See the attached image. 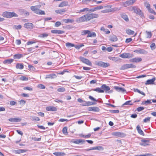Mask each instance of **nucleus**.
Here are the masks:
<instances>
[{
  "mask_svg": "<svg viewBox=\"0 0 156 156\" xmlns=\"http://www.w3.org/2000/svg\"><path fill=\"white\" fill-rule=\"evenodd\" d=\"M109 111L112 113H118L119 112V110H110Z\"/></svg>",
  "mask_w": 156,
  "mask_h": 156,
  "instance_id": "obj_56",
  "label": "nucleus"
},
{
  "mask_svg": "<svg viewBox=\"0 0 156 156\" xmlns=\"http://www.w3.org/2000/svg\"><path fill=\"white\" fill-rule=\"evenodd\" d=\"M108 58L110 60L115 62L118 61L119 60V58L115 57L109 56L108 57Z\"/></svg>",
  "mask_w": 156,
  "mask_h": 156,
  "instance_id": "obj_34",
  "label": "nucleus"
},
{
  "mask_svg": "<svg viewBox=\"0 0 156 156\" xmlns=\"http://www.w3.org/2000/svg\"><path fill=\"white\" fill-rule=\"evenodd\" d=\"M80 60L83 63L89 66H91L92 63L88 59L82 57H80Z\"/></svg>",
  "mask_w": 156,
  "mask_h": 156,
  "instance_id": "obj_7",
  "label": "nucleus"
},
{
  "mask_svg": "<svg viewBox=\"0 0 156 156\" xmlns=\"http://www.w3.org/2000/svg\"><path fill=\"white\" fill-rule=\"evenodd\" d=\"M24 27L28 30H31L35 28L33 24L30 23H25L24 24Z\"/></svg>",
  "mask_w": 156,
  "mask_h": 156,
  "instance_id": "obj_8",
  "label": "nucleus"
},
{
  "mask_svg": "<svg viewBox=\"0 0 156 156\" xmlns=\"http://www.w3.org/2000/svg\"><path fill=\"white\" fill-rule=\"evenodd\" d=\"M134 90L135 92H137L138 93L144 95V96H145V94L144 92L142 91H140L138 89H134Z\"/></svg>",
  "mask_w": 156,
  "mask_h": 156,
  "instance_id": "obj_46",
  "label": "nucleus"
},
{
  "mask_svg": "<svg viewBox=\"0 0 156 156\" xmlns=\"http://www.w3.org/2000/svg\"><path fill=\"white\" fill-rule=\"evenodd\" d=\"M13 17H18V15L14 12H9V17L11 18Z\"/></svg>",
  "mask_w": 156,
  "mask_h": 156,
  "instance_id": "obj_38",
  "label": "nucleus"
},
{
  "mask_svg": "<svg viewBox=\"0 0 156 156\" xmlns=\"http://www.w3.org/2000/svg\"><path fill=\"white\" fill-rule=\"evenodd\" d=\"M136 0H129L125 2H122L121 5L124 7H126L128 6L133 5Z\"/></svg>",
  "mask_w": 156,
  "mask_h": 156,
  "instance_id": "obj_4",
  "label": "nucleus"
},
{
  "mask_svg": "<svg viewBox=\"0 0 156 156\" xmlns=\"http://www.w3.org/2000/svg\"><path fill=\"white\" fill-rule=\"evenodd\" d=\"M96 37V33L94 32H92L91 33L90 32V33L89 34H88V35H87V37Z\"/></svg>",
  "mask_w": 156,
  "mask_h": 156,
  "instance_id": "obj_32",
  "label": "nucleus"
},
{
  "mask_svg": "<svg viewBox=\"0 0 156 156\" xmlns=\"http://www.w3.org/2000/svg\"><path fill=\"white\" fill-rule=\"evenodd\" d=\"M23 64L20 63H17L16 65V68L22 69L23 68Z\"/></svg>",
  "mask_w": 156,
  "mask_h": 156,
  "instance_id": "obj_35",
  "label": "nucleus"
},
{
  "mask_svg": "<svg viewBox=\"0 0 156 156\" xmlns=\"http://www.w3.org/2000/svg\"><path fill=\"white\" fill-rule=\"evenodd\" d=\"M89 98L92 101H94L96 102L98 101L97 100H96L93 97L90 95L89 96Z\"/></svg>",
  "mask_w": 156,
  "mask_h": 156,
  "instance_id": "obj_62",
  "label": "nucleus"
},
{
  "mask_svg": "<svg viewBox=\"0 0 156 156\" xmlns=\"http://www.w3.org/2000/svg\"><path fill=\"white\" fill-rule=\"evenodd\" d=\"M51 32L53 34H61L64 33V31L60 30H51Z\"/></svg>",
  "mask_w": 156,
  "mask_h": 156,
  "instance_id": "obj_17",
  "label": "nucleus"
},
{
  "mask_svg": "<svg viewBox=\"0 0 156 156\" xmlns=\"http://www.w3.org/2000/svg\"><path fill=\"white\" fill-rule=\"evenodd\" d=\"M109 40L111 41L115 42L118 40V38L116 35H113L109 37Z\"/></svg>",
  "mask_w": 156,
  "mask_h": 156,
  "instance_id": "obj_19",
  "label": "nucleus"
},
{
  "mask_svg": "<svg viewBox=\"0 0 156 156\" xmlns=\"http://www.w3.org/2000/svg\"><path fill=\"white\" fill-rule=\"evenodd\" d=\"M22 27L20 25H14V26L13 28L17 30L20 29Z\"/></svg>",
  "mask_w": 156,
  "mask_h": 156,
  "instance_id": "obj_58",
  "label": "nucleus"
},
{
  "mask_svg": "<svg viewBox=\"0 0 156 156\" xmlns=\"http://www.w3.org/2000/svg\"><path fill=\"white\" fill-rule=\"evenodd\" d=\"M134 52L139 54L146 55L147 53V51L143 49H140L139 50H136L134 51Z\"/></svg>",
  "mask_w": 156,
  "mask_h": 156,
  "instance_id": "obj_11",
  "label": "nucleus"
},
{
  "mask_svg": "<svg viewBox=\"0 0 156 156\" xmlns=\"http://www.w3.org/2000/svg\"><path fill=\"white\" fill-rule=\"evenodd\" d=\"M87 106L92 105H94L96 104V103L91 102V101H87Z\"/></svg>",
  "mask_w": 156,
  "mask_h": 156,
  "instance_id": "obj_53",
  "label": "nucleus"
},
{
  "mask_svg": "<svg viewBox=\"0 0 156 156\" xmlns=\"http://www.w3.org/2000/svg\"><path fill=\"white\" fill-rule=\"evenodd\" d=\"M90 33V31L89 30H84L82 32V35H85L87 34H89Z\"/></svg>",
  "mask_w": 156,
  "mask_h": 156,
  "instance_id": "obj_50",
  "label": "nucleus"
},
{
  "mask_svg": "<svg viewBox=\"0 0 156 156\" xmlns=\"http://www.w3.org/2000/svg\"><path fill=\"white\" fill-rule=\"evenodd\" d=\"M144 5L147 9L150 7V4L147 1H146L144 2Z\"/></svg>",
  "mask_w": 156,
  "mask_h": 156,
  "instance_id": "obj_48",
  "label": "nucleus"
},
{
  "mask_svg": "<svg viewBox=\"0 0 156 156\" xmlns=\"http://www.w3.org/2000/svg\"><path fill=\"white\" fill-rule=\"evenodd\" d=\"M136 66L132 64H126L122 66L120 68L121 70H124L130 68H135Z\"/></svg>",
  "mask_w": 156,
  "mask_h": 156,
  "instance_id": "obj_3",
  "label": "nucleus"
},
{
  "mask_svg": "<svg viewBox=\"0 0 156 156\" xmlns=\"http://www.w3.org/2000/svg\"><path fill=\"white\" fill-rule=\"evenodd\" d=\"M30 9L32 11H34L35 13L37 14L39 12L40 9L35 8V7H34V6H31L30 7Z\"/></svg>",
  "mask_w": 156,
  "mask_h": 156,
  "instance_id": "obj_26",
  "label": "nucleus"
},
{
  "mask_svg": "<svg viewBox=\"0 0 156 156\" xmlns=\"http://www.w3.org/2000/svg\"><path fill=\"white\" fill-rule=\"evenodd\" d=\"M99 17V15L96 13H87L81 17L77 18L76 19V22L78 23H81L83 22L88 21L92 19L97 18Z\"/></svg>",
  "mask_w": 156,
  "mask_h": 156,
  "instance_id": "obj_1",
  "label": "nucleus"
},
{
  "mask_svg": "<svg viewBox=\"0 0 156 156\" xmlns=\"http://www.w3.org/2000/svg\"><path fill=\"white\" fill-rule=\"evenodd\" d=\"M2 16L4 17L9 18V12H5L2 13Z\"/></svg>",
  "mask_w": 156,
  "mask_h": 156,
  "instance_id": "obj_31",
  "label": "nucleus"
},
{
  "mask_svg": "<svg viewBox=\"0 0 156 156\" xmlns=\"http://www.w3.org/2000/svg\"><path fill=\"white\" fill-rule=\"evenodd\" d=\"M21 120V119L19 118H11L8 119V120L11 122H19Z\"/></svg>",
  "mask_w": 156,
  "mask_h": 156,
  "instance_id": "obj_12",
  "label": "nucleus"
},
{
  "mask_svg": "<svg viewBox=\"0 0 156 156\" xmlns=\"http://www.w3.org/2000/svg\"><path fill=\"white\" fill-rule=\"evenodd\" d=\"M13 61L12 59H9L5 60L3 62V63L5 64H9L11 63Z\"/></svg>",
  "mask_w": 156,
  "mask_h": 156,
  "instance_id": "obj_33",
  "label": "nucleus"
},
{
  "mask_svg": "<svg viewBox=\"0 0 156 156\" xmlns=\"http://www.w3.org/2000/svg\"><path fill=\"white\" fill-rule=\"evenodd\" d=\"M96 64L100 66L106 68L110 66V64L108 63H105L101 61H100L97 62Z\"/></svg>",
  "mask_w": 156,
  "mask_h": 156,
  "instance_id": "obj_6",
  "label": "nucleus"
},
{
  "mask_svg": "<svg viewBox=\"0 0 156 156\" xmlns=\"http://www.w3.org/2000/svg\"><path fill=\"white\" fill-rule=\"evenodd\" d=\"M129 10L131 11H133L134 13L139 15L141 17L144 16V14L143 12L137 6L130 7L129 8Z\"/></svg>",
  "mask_w": 156,
  "mask_h": 156,
  "instance_id": "obj_2",
  "label": "nucleus"
},
{
  "mask_svg": "<svg viewBox=\"0 0 156 156\" xmlns=\"http://www.w3.org/2000/svg\"><path fill=\"white\" fill-rule=\"evenodd\" d=\"M121 17L126 21H128L129 20L128 17L125 14H122L121 15Z\"/></svg>",
  "mask_w": 156,
  "mask_h": 156,
  "instance_id": "obj_36",
  "label": "nucleus"
},
{
  "mask_svg": "<svg viewBox=\"0 0 156 156\" xmlns=\"http://www.w3.org/2000/svg\"><path fill=\"white\" fill-rule=\"evenodd\" d=\"M63 21L66 23H72L74 22V20L72 19H67L63 20Z\"/></svg>",
  "mask_w": 156,
  "mask_h": 156,
  "instance_id": "obj_25",
  "label": "nucleus"
},
{
  "mask_svg": "<svg viewBox=\"0 0 156 156\" xmlns=\"http://www.w3.org/2000/svg\"><path fill=\"white\" fill-rule=\"evenodd\" d=\"M114 88L118 92H121L122 93L126 92V90L125 89L121 87H119L118 86H115Z\"/></svg>",
  "mask_w": 156,
  "mask_h": 156,
  "instance_id": "obj_15",
  "label": "nucleus"
},
{
  "mask_svg": "<svg viewBox=\"0 0 156 156\" xmlns=\"http://www.w3.org/2000/svg\"><path fill=\"white\" fill-rule=\"evenodd\" d=\"M46 109L48 111H55L57 110V108L54 106H48L46 107Z\"/></svg>",
  "mask_w": 156,
  "mask_h": 156,
  "instance_id": "obj_18",
  "label": "nucleus"
},
{
  "mask_svg": "<svg viewBox=\"0 0 156 156\" xmlns=\"http://www.w3.org/2000/svg\"><path fill=\"white\" fill-rule=\"evenodd\" d=\"M30 119L33 121L36 122L39 121L40 120L39 117L34 116H31Z\"/></svg>",
  "mask_w": 156,
  "mask_h": 156,
  "instance_id": "obj_30",
  "label": "nucleus"
},
{
  "mask_svg": "<svg viewBox=\"0 0 156 156\" xmlns=\"http://www.w3.org/2000/svg\"><path fill=\"white\" fill-rule=\"evenodd\" d=\"M88 110L90 111H93L94 112H98L99 111V109L98 107H89L88 108Z\"/></svg>",
  "mask_w": 156,
  "mask_h": 156,
  "instance_id": "obj_13",
  "label": "nucleus"
},
{
  "mask_svg": "<svg viewBox=\"0 0 156 156\" xmlns=\"http://www.w3.org/2000/svg\"><path fill=\"white\" fill-rule=\"evenodd\" d=\"M38 87L41 89H44L45 88V86L43 84H39L38 85Z\"/></svg>",
  "mask_w": 156,
  "mask_h": 156,
  "instance_id": "obj_60",
  "label": "nucleus"
},
{
  "mask_svg": "<svg viewBox=\"0 0 156 156\" xmlns=\"http://www.w3.org/2000/svg\"><path fill=\"white\" fill-rule=\"evenodd\" d=\"M103 7L102 6H97L94 8L95 11L98 10L99 9H103Z\"/></svg>",
  "mask_w": 156,
  "mask_h": 156,
  "instance_id": "obj_55",
  "label": "nucleus"
},
{
  "mask_svg": "<svg viewBox=\"0 0 156 156\" xmlns=\"http://www.w3.org/2000/svg\"><path fill=\"white\" fill-rule=\"evenodd\" d=\"M150 47L152 50H154L156 48V45L155 44L153 43L151 44Z\"/></svg>",
  "mask_w": 156,
  "mask_h": 156,
  "instance_id": "obj_49",
  "label": "nucleus"
},
{
  "mask_svg": "<svg viewBox=\"0 0 156 156\" xmlns=\"http://www.w3.org/2000/svg\"><path fill=\"white\" fill-rule=\"evenodd\" d=\"M27 151L26 150L24 149H19L18 150H14V152L16 154H20L26 152Z\"/></svg>",
  "mask_w": 156,
  "mask_h": 156,
  "instance_id": "obj_22",
  "label": "nucleus"
},
{
  "mask_svg": "<svg viewBox=\"0 0 156 156\" xmlns=\"http://www.w3.org/2000/svg\"><path fill=\"white\" fill-rule=\"evenodd\" d=\"M136 130L138 133L143 136H144V134L143 131L141 129L139 125H138L136 127Z\"/></svg>",
  "mask_w": 156,
  "mask_h": 156,
  "instance_id": "obj_21",
  "label": "nucleus"
},
{
  "mask_svg": "<svg viewBox=\"0 0 156 156\" xmlns=\"http://www.w3.org/2000/svg\"><path fill=\"white\" fill-rule=\"evenodd\" d=\"M119 56L123 58H130L133 56V54L130 53H123L120 54Z\"/></svg>",
  "mask_w": 156,
  "mask_h": 156,
  "instance_id": "obj_5",
  "label": "nucleus"
},
{
  "mask_svg": "<svg viewBox=\"0 0 156 156\" xmlns=\"http://www.w3.org/2000/svg\"><path fill=\"white\" fill-rule=\"evenodd\" d=\"M66 90L65 88L63 87H62L60 88H58L57 89V91L59 92H63L65 91Z\"/></svg>",
  "mask_w": 156,
  "mask_h": 156,
  "instance_id": "obj_51",
  "label": "nucleus"
},
{
  "mask_svg": "<svg viewBox=\"0 0 156 156\" xmlns=\"http://www.w3.org/2000/svg\"><path fill=\"white\" fill-rule=\"evenodd\" d=\"M61 24L60 22L59 21L56 22L55 24V26L56 27H58L60 26Z\"/></svg>",
  "mask_w": 156,
  "mask_h": 156,
  "instance_id": "obj_63",
  "label": "nucleus"
},
{
  "mask_svg": "<svg viewBox=\"0 0 156 156\" xmlns=\"http://www.w3.org/2000/svg\"><path fill=\"white\" fill-rule=\"evenodd\" d=\"M150 119L151 117H148L147 118H146L144 119V122H149L150 121Z\"/></svg>",
  "mask_w": 156,
  "mask_h": 156,
  "instance_id": "obj_57",
  "label": "nucleus"
},
{
  "mask_svg": "<svg viewBox=\"0 0 156 156\" xmlns=\"http://www.w3.org/2000/svg\"><path fill=\"white\" fill-rule=\"evenodd\" d=\"M114 135L115 136L120 137H123L125 135L124 133L120 132H115Z\"/></svg>",
  "mask_w": 156,
  "mask_h": 156,
  "instance_id": "obj_27",
  "label": "nucleus"
},
{
  "mask_svg": "<svg viewBox=\"0 0 156 156\" xmlns=\"http://www.w3.org/2000/svg\"><path fill=\"white\" fill-rule=\"evenodd\" d=\"M156 78L155 77H153L151 79L148 80L145 83V84L146 85H148V84H153Z\"/></svg>",
  "mask_w": 156,
  "mask_h": 156,
  "instance_id": "obj_14",
  "label": "nucleus"
},
{
  "mask_svg": "<svg viewBox=\"0 0 156 156\" xmlns=\"http://www.w3.org/2000/svg\"><path fill=\"white\" fill-rule=\"evenodd\" d=\"M121 8H112L110 9H105L104 10H103L101 11V12L103 13H106L108 12H111L113 11H116V10H119Z\"/></svg>",
  "mask_w": 156,
  "mask_h": 156,
  "instance_id": "obj_9",
  "label": "nucleus"
},
{
  "mask_svg": "<svg viewBox=\"0 0 156 156\" xmlns=\"http://www.w3.org/2000/svg\"><path fill=\"white\" fill-rule=\"evenodd\" d=\"M66 10L65 9H58L56 10H55V12L58 14L59 13L60 14H62L63 12H64L66 11Z\"/></svg>",
  "mask_w": 156,
  "mask_h": 156,
  "instance_id": "obj_39",
  "label": "nucleus"
},
{
  "mask_svg": "<svg viewBox=\"0 0 156 156\" xmlns=\"http://www.w3.org/2000/svg\"><path fill=\"white\" fill-rule=\"evenodd\" d=\"M144 108L143 107H140L137 108L136 110L138 112H140L143 110L144 109Z\"/></svg>",
  "mask_w": 156,
  "mask_h": 156,
  "instance_id": "obj_59",
  "label": "nucleus"
},
{
  "mask_svg": "<svg viewBox=\"0 0 156 156\" xmlns=\"http://www.w3.org/2000/svg\"><path fill=\"white\" fill-rule=\"evenodd\" d=\"M53 154L56 156H64L65 154L64 153L55 152L53 153Z\"/></svg>",
  "mask_w": 156,
  "mask_h": 156,
  "instance_id": "obj_37",
  "label": "nucleus"
},
{
  "mask_svg": "<svg viewBox=\"0 0 156 156\" xmlns=\"http://www.w3.org/2000/svg\"><path fill=\"white\" fill-rule=\"evenodd\" d=\"M103 149V148L100 146H97L92 147L93 150H101Z\"/></svg>",
  "mask_w": 156,
  "mask_h": 156,
  "instance_id": "obj_43",
  "label": "nucleus"
},
{
  "mask_svg": "<svg viewBox=\"0 0 156 156\" xmlns=\"http://www.w3.org/2000/svg\"><path fill=\"white\" fill-rule=\"evenodd\" d=\"M84 45L82 44H80V45H75V46H74L75 48L77 49H79L80 48H81V47H83V46Z\"/></svg>",
  "mask_w": 156,
  "mask_h": 156,
  "instance_id": "obj_54",
  "label": "nucleus"
},
{
  "mask_svg": "<svg viewBox=\"0 0 156 156\" xmlns=\"http://www.w3.org/2000/svg\"><path fill=\"white\" fill-rule=\"evenodd\" d=\"M66 46L68 48L73 47L75 46V45L73 44H72L70 43H68L66 44Z\"/></svg>",
  "mask_w": 156,
  "mask_h": 156,
  "instance_id": "obj_45",
  "label": "nucleus"
},
{
  "mask_svg": "<svg viewBox=\"0 0 156 156\" xmlns=\"http://www.w3.org/2000/svg\"><path fill=\"white\" fill-rule=\"evenodd\" d=\"M48 36V33H42L40 34L39 37H40L44 38L47 37Z\"/></svg>",
  "mask_w": 156,
  "mask_h": 156,
  "instance_id": "obj_40",
  "label": "nucleus"
},
{
  "mask_svg": "<svg viewBox=\"0 0 156 156\" xmlns=\"http://www.w3.org/2000/svg\"><path fill=\"white\" fill-rule=\"evenodd\" d=\"M126 33L129 35H133L135 33L134 31L132 30L129 29H126Z\"/></svg>",
  "mask_w": 156,
  "mask_h": 156,
  "instance_id": "obj_23",
  "label": "nucleus"
},
{
  "mask_svg": "<svg viewBox=\"0 0 156 156\" xmlns=\"http://www.w3.org/2000/svg\"><path fill=\"white\" fill-rule=\"evenodd\" d=\"M56 77V76L55 74L54 73H52L49 75H47L46 76V78H54Z\"/></svg>",
  "mask_w": 156,
  "mask_h": 156,
  "instance_id": "obj_24",
  "label": "nucleus"
},
{
  "mask_svg": "<svg viewBox=\"0 0 156 156\" xmlns=\"http://www.w3.org/2000/svg\"><path fill=\"white\" fill-rule=\"evenodd\" d=\"M132 39L131 38H127L125 42L126 43H128L132 41Z\"/></svg>",
  "mask_w": 156,
  "mask_h": 156,
  "instance_id": "obj_61",
  "label": "nucleus"
},
{
  "mask_svg": "<svg viewBox=\"0 0 156 156\" xmlns=\"http://www.w3.org/2000/svg\"><path fill=\"white\" fill-rule=\"evenodd\" d=\"M142 61V58H135L129 60L131 62H138Z\"/></svg>",
  "mask_w": 156,
  "mask_h": 156,
  "instance_id": "obj_16",
  "label": "nucleus"
},
{
  "mask_svg": "<svg viewBox=\"0 0 156 156\" xmlns=\"http://www.w3.org/2000/svg\"><path fill=\"white\" fill-rule=\"evenodd\" d=\"M101 88L97 87L94 89H92V90L93 91H96L98 93H103L104 92V90L101 89Z\"/></svg>",
  "mask_w": 156,
  "mask_h": 156,
  "instance_id": "obj_29",
  "label": "nucleus"
},
{
  "mask_svg": "<svg viewBox=\"0 0 156 156\" xmlns=\"http://www.w3.org/2000/svg\"><path fill=\"white\" fill-rule=\"evenodd\" d=\"M149 141L148 140L144 139L141 140V142L140 144L141 146H146L149 145Z\"/></svg>",
  "mask_w": 156,
  "mask_h": 156,
  "instance_id": "obj_10",
  "label": "nucleus"
},
{
  "mask_svg": "<svg viewBox=\"0 0 156 156\" xmlns=\"http://www.w3.org/2000/svg\"><path fill=\"white\" fill-rule=\"evenodd\" d=\"M68 2H67L64 1L62 2L60 4H59L58 7H63V6H66L68 5Z\"/></svg>",
  "mask_w": 156,
  "mask_h": 156,
  "instance_id": "obj_28",
  "label": "nucleus"
},
{
  "mask_svg": "<svg viewBox=\"0 0 156 156\" xmlns=\"http://www.w3.org/2000/svg\"><path fill=\"white\" fill-rule=\"evenodd\" d=\"M63 133L65 135H66L68 133L67 127L66 126L64 127L62 130Z\"/></svg>",
  "mask_w": 156,
  "mask_h": 156,
  "instance_id": "obj_42",
  "label": "nucleus"
},
{
  "mask_svg": "<svg viewBox=\"0 0 156 156\" xmlns=\"http://www.w3.org/2000/svg\"><path fill=\"white\" fill-rule=\"evenodd\" d=\"M131 101H128L124 103L123 104V105H133V104L131 103Z\"/></svg>",
  "mask_w": 156,
  "mask_h": 156,
  "instance_id": "obj_52",
  "label": "nucleus"
},
{
  "mask_svg": "<svg viewBox=\"0 0 156 156\" xmlns=\"http://www.w3.org/2000/svg\"><path fill=\"white\" fill-rule=\"evenodd\" d=\"M81 139L76 140L74 142V143L77 144H78L79 143H81Z\"/></svg>",
  "mask_w": 156,
  "mask_h": 156,
  "instance_id": "obj_64",
  "label": "nucleus"
},
{
  "mask_svg": "<svg viewBox=\"0 0 156 156\" xmlns=\"http://www.w3.org/2000/svg\"><path fill=\"white\" fill-rule=\"evenodd\" d=\"M22 55L21 54H16L14 55V58L15 59H19L22 57Z\"/></svg>",
  "mask_w": 156,
  "mask_h": 156,
  "instance_id": "obj_41",
  "label": "nucleus"
},
{
  "mask_svg": "<svg viewBox=\"0 0 156 156\" xmlns=\"http://www.w3.org/2000/svg\"><path fill=\"white\" fill-rule=\"evenodd\" d=\"M147 35V38H150L152 36V34L151 32H148L146 31V32Z\"/></svg>",
  "mask_w": 156,
  "mask_h": 156,
  "instance_id": "obj_47",
  "label": "nucleus"
},
{
  "mask_svg": "<svg viewBox=\"0 0 156 156\" xmlns=\"http://www.w3.org/2000/svg\"><path fill=\"white\" fill-rule=\"evenodd\" d=\"M29 70L31 71H34L35 70V68L32 66L29 65H28Z\"/></svg>",
  "mask_w": 156,
  "mask_h": 156,
  "instance_id": "obj_44",
  "label": "nucleus"
},
{
  "mask_svg": "<svg viewBox=\"0 0 156 156\" xmlns=\"http://www.w3.org/2000/svg\"><path fill=\"white\" fill-rule=\"evenodd\" d=\"M101 88L104 91H108L110 90V88L106 84H103L101 86Z\"/></svg>",
  "mask_w": 156,
  "mask_h": 156,
  "instance_id": "obj_20",
  "label": "nucleus"
}]
</instances>
